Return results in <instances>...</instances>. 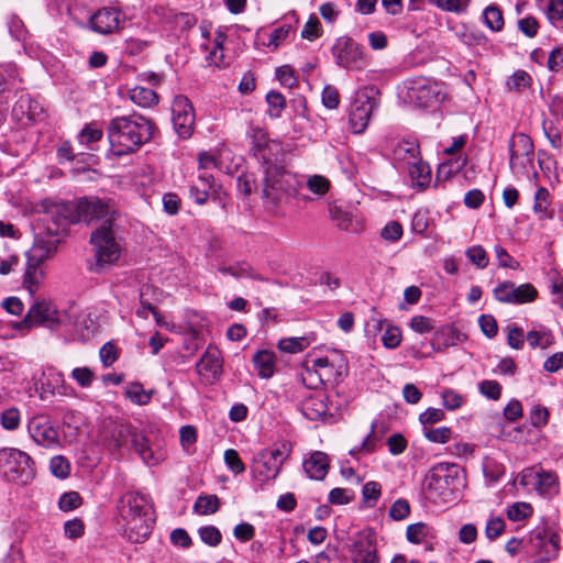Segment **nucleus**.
<instances>
[{"instance_id":"1","label":"nucleus","mask_w":563,"mask_h":563,"mask_svg":"<svg viewBox=\"0 0 563 563\" xmlns=\"http://www.w3.org/2000/svg\"><path fill=\"white\" fill-rule=\"evenodd\" d=\"M153 132V122L135 113L115 117L107 128L111 152L119 157L137 152L152 140Z\"/></svg>"},{"instance_id":"2","label":"nucleus","mask_w":563,"mask_h":563,"mask_svg":"<svg viewBox=\"0 0 563 563\" xmlns=\"http://www.w3.org/2000/svg\"><path fill=\"white\" fill-rule=\"evenodd\" d=\"M119 523L123 536L133 543L145 541L154 526V512L146 497L128 492L118 503Z\"/></svg>"},{"instance_id":"3","label":"nucleus","mask_w":563,"mask_h":563,"mask_svg":"<svg viewBox=\"0 0 563 563\" xmlns=\"http://www.w3.org/2000/svg\"><path fill=\"white\" fill-rule=\"evenodd\" d=\"M426 498L435 505L454 503L465 486L461 467L453 463H438L424 477Z\"/></svg>"},{"instance_id":"4","label":"nucleus","mask_w":563,"mask_h":563,"mask_svg":"<svg viewBox=\"0 0 563 563\" xmlns=\"http://www.w3.org/2000/svg\"><path fill=\"white\" fill-rule=\"evenodd\" d=\"M262 167L264 172L262 198L267 207L275 209L284 197L297 192L299 181L284 166L273 162L268 156L262 155Z\"/></svg>"},{"instance_id":"5","label":"nucleus","mask_w":563,"mask_h":563,"mask_svg":"<svg viewBox=\"0 0 563 563\" xmlns=\"http://www.w3.org/2000/svg\"><path fill=\"white\" fill-rule=\"evenodd\" d=\"M103 442L110 450L120 453L133 449L145 463L153 459L147 439L131 423H113L104 433Z\"/></svg>"},{"instance_id":"6","label":"nucleus","mask_w":563,"mask_h":563,"mask_svg":"<svg viewBox=\"0 0 563 563\" xmlns=\"http://www.w3.org/2000/svg\"><path fill=\"white\" fill-rule=\"evenodd\" d=\"M0 471L8 482L25 485L35 477V466L32 457L13 448L0 450Z\"/></svg>"},{"instance_id":"7","label":"nucleus","mask_w":563,"mask_h":563,"mask_svg":"<svg viewBox=\"0 0 563 563\" xmlns=\"http://www.w3.org/2000/svg\"><path fill=\"white\" fill-rule=\"evenodd\" d=\"M90 243L95 249L96 262L91 265L95 273L102 272L119 260L121 247L112 225H100L91 233Z\"/></svg>"},{"instance_id":"8","label":"nucleus","mask_w":563,"mask_h":563,"mask_svg":"<svg viewBox=\"0 0 563 563\" xmlns=\"http://www.w3.org/2000/svg\"><path fill=\"white\" fill-rule=\"evenodd\" d=\"M43 212L42 221L46 225V232L58 236L69 225L78 223L76 206L74 201L45 199L41 202Z\"/></svg>"},{"instance_id":"9","label":"nucleus","mask_w":563,"mask_h":563,"mask_svg":"<svg viewBox=\"0 0 563 563\" xmlns=\"http://www.w3.org/2000/svg\"><path fill=\"white\" fill-rule=\"evenodd\" d=\"M379 91L374 87H366L355 93L351 103L349 122L354 133H363L369 123L373 112L379 106Z\"/></svg>"},{"instance_id":"10","label":"nucleus","mask_w":563,"mask_h":563,"mask_svg":"<svg viewBox=\"0 0 563 563\" xmlns=\"http://www.w3.org/2000/svg\"><path fill=\"white\" fill-rule=\"evenodd\" d=\"M78 222L91 223L103 221L101 225H112L117 213V205L112 199L87 196L74 201Z\"/></svg>"},{"instance_id":"11","label":"nucleus","mask_w":563,"mask_h":563,"mask_svg":"<svg viewBox=\"0 0 563 563\" xmlns=\"http://www.w3.org/2000/svg\"><path fill=\"white\" fill-rule=\"evenodd\" d=\"M287 454L279 448L264 449L252 460L251 473L261 484L275 479L280 473Z\"/></svg>"},{"instance_id":"12","label":"nucleus","mask_w":563,"mask_h":563,"mask_svg":"<svg viewBox=\"0 0 563 563\" xmlns=\"http://www.w3.org/2000/svg\"><path fill=\"white\" fill-rule=\"evenodd\" d=\"M331 52L340 67L360 70L367 65L363 47L349 36L336 38Z\"/></svg>"},{"instance_id":"13","label":"nucleus","mask_w":563,"mask_h":563,"mask_svg":"<svg viewBox=\"0 0 563 563\" xmlns=\"http://www.w3.org/2000/svg\"><path fill=\"white\" fill-rule=\"evenodd\" d=\"M409 99L420 108L441 103L446 96L444 85L428 78L415 80L409 88Z\"/></svg>"},{"instance_id":"14","label":"nucleus","mask_w":563,"mask_h":563,"mask_svg":"<svg viewBox=\"0 0 563 563\" xmlns=\"http://www.w3.org/2000/svg\"><path fill=\"white\" fill-rule=\"evenodd\" d=\"M347 551L352 563H379L376 534L372 530L358 532L347 545Z\"/></svg>"},{"instance_id":"15","label":"nucleus","mask_w":563,"mask_h":563,"mask_svg":"<svg viewBox=\"0 0 563 563\" xmlns=\"http://www.w3.org/2000/svg\"><path fill=\"white\" fill-rule=\"evenodd\" d=\"M493 292L496 300L512 305L531 302L538 296V290L532 284L527 283L516 286V284L510 280L498 284Z\"/></svg>"},{"instance_id":"16","label":"nucleus","mask_w":563,"mask_h":563,"mask_svg":"<svg viewBox=\"0 0 563 563\" xmlns=\"http://www.w3.org/2000/svg\"><path fill=\"white\" fill-rule=\"evenodd\" d=\"M173 124L177 134L183 139H188L195 125V111L191 102L185 96H176L173 106Z\"/></svg>"},{"instance_id":"17","label":"nucleus","mask_w":563,"mask_h":563,"mask_svg":"<svg viewBox=\"0 0 563 563\" xmlns=\"http://www.w3.org/2000/svg\"><path fill=\"white\" fill-rule=\"evenodd\" d=\"M509 166L514 173L525 169L533 161V143L525 133L516 134L509 143Z\"/></svg>"},{"instance_id":"18","label":"nucleus","mask_w":563,"mask_h":563,"mask_svg":"<svg viewBox=\"0 0 563 563\" xmlns=\"http://www.w3.org/2000/svg\"><path fill=\"white\" fill-rule=\"evenodd\" d=\"M12 117L21 125L27 126L44 120V108L30 95H21L12 109Z\"/></svg>"},{"instance_id":"19","label":"nucleus","mask_w":563,"mask_h":563,"mask_svg":"<svg viewBox=\"0 0 563 563\" xmlns=\"http://www.w3.org/2000/svg\"><path fill=\"white\" fill-rule=\"evenodd\" d=\"M27 431L34 442L44 448L56 446L59 443L57 429L45 416L33 417L29 421Z\"/></svg>"},{"instance_id":"20","label":"nucleus","mask_w":563,"mask_h":563,"mask_svg":"<svg viewBox=\"0 0 563 563\" xmlns=\"http://www.w3.org/2000/svg\"><path fill=\"white\" fill-rule=\"evenodd\" d=\"M22 323L27 328L34 324H44L49 329H55L59 325L60 320L55 305L43 300L30 308Z\"/></svg>"},{"instance_id":"21","label":"nucleus","mask_w":563,"mask_h":563,"mask_svg":"<svg viewBox=\"0 0 563 563\" xmlns=\"http://www.w3.org/2000/svg\"><path fill=\"white\" fill-rule=\"evenodd\" d=\"M122 12L114 7H103L97 10L89 19L90 27L99 34L117 32L123 23Z\"/></svg>"},{"instance_id":"22","label":"nucleus","mask_w":563,"mask_h":563,"mask_svg":"<svg viewBox=\"0 0 563 563\" xmlns=\"http://www.w3.org/2000/svg\"><path fill=\"white\" fill-rule=\"evenodd\" d=\"M60 239L48 232L45 235L36 234L32 247L26 252V258L34 265H41L51 258L58 249Z\"/></svg>"},{"instance_id":"23","label":"nucleus","mask_w":563,"mask_h":563,"mask_svg":"<svg viewBox=\"0 0 563 563\" xmlns=\"http://www.w3.org/2000/svg\"><path fill=\"white\" fill-rule=\"evenodd\" d=\"M419 157L420 146L413 139L397 141L391 146V158L399 169H405Z\"/></svg>"},{"instance_id":"24","label":"nucleus","mask_w":563,"mask_h":563,"mask_svg":"<svg viewBox=\"0 0 563 563\" xmlns=\"http://www.w3.org/2000/svg\"><path fill=\"white\" fill-rule=\"evenodd\" d=\"M197 372L210 383L218 380L222 374L221 352L209 346L197 363Z\"/></svg>"},{"instance_id":"25","label":"nucleus","mask_w":563,"mask_h":563,"mask_svg":"<svg viewBox=\"0 0 563 563\" xmlns=\"http://www.w3.org/2000/svg\"><path fill=\"white\" fill-rule=\"evenodd\" d=\"M300 411L311 421L322 419L329 411L327 394L323 391L310 394L301 401Z\"/></svg>"},{"instance_id":"26","label":"nucleus","mask_w":563,"mask_h":563,"mask_svg":"<svg viewBox=\"0 0 563 563\" xmlns=\"http://www.w3.org/2000/svg\"><path fill=\"white\" fill-rule=\"evenodd\" d=\"M302 467L309 478L322 481L330 468L329 456L324 452L316 451L303 461Z\"/></svg>"},{"instance_id":"27","label":"nucleus","mask_w":563,"mask_h":563,"mask_svg":"<svg viewBox=\"0 0 563 563\" xmlns=\"http://www.w3.org/2000/svg\"><path fill=\"white\" fill-rule=\"evenodd\" d=\"M540 496L551 499L560 493L559 477L552 471H540L537 473L534 486Z\"/></svg>"},{"instance_id":"28","label":"nucleus","mask_w":563,"mask_h":563,"mask_svg":"<svg viewBox=\"0 0 563 563\" xmlns=\"http://www.w3.org/2000/svg\"><path fill=\"white\" fill-rule=\"evenodd\" d=\"M253 365L258 376L263 379H269L276 372V355L269 350L257 351L253 358Z\"/></svg>"},{"instance_id":"29","label":"nucleus","mask_w":563,"mask_h":563,"mask_svg":"<svg viewBox=\"0 0 563 563\" xmlns=\"http://www.w3.org/2000/svg\"><path fill=\"white\" fill-rule=\"evenodd\" d=\"M412 181V186L424 189L431 181L430 166L419 157L417 162L411 163L405 168Z\"/></svg>"},{"instance_id":"30","label":"nucleus","mask_w":563,"mask_h":563,"mask_svg":"<svg viewBox=\"0 0 563 563\" xmlns=\"http://www.w3.org/2000/svg\"><path fill=\"white\" fill-rule=\"evenodd\" d=\"M454 34L463 44L470 47L483 45L486 42L483 32L466 24L456 25Z\"/></svg>"},{"instance_id":"31","label":"nucleus","mask_w":563,"mask_h":563,"mask_svg":"<svg viewBox=\"0 0 563 563\" xmlns=\"http://www.w3.org/2000/svg\"><path fill=\"white\" fill-rule=\"evenodd\" d=\"M129 97L132 102L143 108H150L158 103L157 93L153 89L142 86L130 89Z\"/></svg>"},{"instance_id":"32","label":"nucleus","mask_w":563,"mask_h":563,"mask_svg":"<svg viewBox=\"0 0 563 563\" xmlns=\"http://www.w3.org/2000/svg\"><path fill=\"white\" fill-rule=\"evenodd\" d=\"M219 272L223 275H230L234 278H252L262 280L261 276L253 269V267L245 262L235 263L230 266H222L219 268Z\"/></svg>"},{"instance_id":"33","label":"nucleus","mask_w":563,"mask_h":563,"mask_svg":"<svg viewBox=\"0 0 563 563\" xmlns=\"http://www.w3.org/2000/svg\"><path fill=\"white\" fill-rule=\"evenodd\" d=\"M44 278V272L41 265H34L27 260L23 278V286L31 292H35Z\"/></svg>"},{"instance_id":"34","label":"nucleus","mask_w":563,"mask_h":563,"mask_svg":"<svg viewBox=\"0 0 563 563\" xmlns=\"http://www.w3.org/2000/svg\"><path fill=\"white\" fill-rule=\"evenodd\" d=\"M153 391H146L141 383L134 382L126 386L125 395L139 406L147 405L152 399Z\"/></svg>"},{"instance_id":"35","label":"nucleus","mask_w":563,"mask_h":563,"mask_svg":"<svg viewBox=\"0 0 563 563\" xmlns=\"http://www.w3.org/2000/svg\"><path fill=\"white\" fill-rule=\"evenodd\" d=\"M527 341L532 349H548L554 343V338L547 330H531L527 333Z\"/></svg>"},{"instance_id":"36","label":"nucleus","mask_w":563,"mask_h":563,"mask_svg":"<svg viewBox=\"0 0 563 563\" xmlns=\"http://www.w3.org/2000/svg\"><path fill=\"white\" fill-rule=\"evenodd\" d=\"M220 500L217 495L199 496L194 505V510L199 515H211L218 511Z\"/></svg>"},{"instance_id":"37","label":"nucleus","mask_w":563,"mask_h":563,"mask_svg":"<svg viewBox=\"0 0 563 563\" xmlns=\"http://www.w3.org/2000/svg\"><path fill=\"white\" fill-rule=\"evenodd\" d=\"M483 18L486 26L492 31H500L504 26L503 12L497 5H488L483 12Z\"/></svg>"},{"instance_id":"38","label":"nucleus","mask_w":563,"mask_h":563,"mask_svg":"<svg viewBox=\"0 0 563 563\" xmlns=\"http://www.w3.org/2000/svg\"><path fill=\"white\" fill-rule=\"evenodd\" d=\"M531 81L532 78L526 70L518 69L507 79L506 85L509 90L520 92L529 88Z\"/></svg>"},{"instance_id":"39","label":"nucleus","mask_w":563,"mask_h":563,"mask_svg":"<svg viewBox=\"0 0 563 563\" xmlns=\"http://www.w3.org/2000/svg\"><path fill=\"white\" fill-rule=\"evenodd\" d=\"M266 101L268 104V115L273 119L280 118L282 112L286 107L285 97L282 93L272 90L266 95Z\"/></svg>"},{"instance_id":"40","label":"nucleus","mask_w":563,"mask_h":563,"mask_svg":"<svg viewBox=\"0 0 563 563\" xmlns=\"http://www.w3.org/2000/svg\"><path fill=\"white\" fill-rule=\"evenodd\" d=\"M465 255L477 268L484 269L489 264L487 252L482 245H473L466 249Z\"/></svg>"},{"instance_id":"41","label":"nucleus","mask_w":563,"mask_h":563,"mask_svg":"<svg viewBox=\"0 0 563 563\" xmlns=\"http://www.w3.org/2000/svg\"><path fill=\"white\" fill-rule=\"evenodd\" d=\"M431 3L445 12L462 14L467 11L471 0H431Z\"/></svg>"},{"instance_id":"42","label":"nucleus","mask_w":563,"mask_h":563,"mask_svg":"<svg viewBox=\"0 0 563 563\" xmlns=\"http://www.w3.org/2000/svg\"><path fill=\"white\" fill-rule=\"evenodd\" d=\"M252 139H253V154L258 159L262 161V155H266L267 147V136L264 130L260 128L252 129Z\"/></svg>"},{"instance_id":"43","label":"nucleus","mask_w":563,"mask_h":563,"mask_svg":"<svg viewBox=\"0 0 563 563\" xmlns=\"http://www.w3.org/2000/svg\"><path fill=\"white\" fill-rule=\"evenodd\" d=\"M423 435L430 441L434 443H446L452 435V430L448 427H439V428H423Z\"/></svg>"},{"instance_id":"44","label":"nucleus","mask_w":563,"mask_h":563,"mask_svg":"<svg viewBox=\"0 0 563 563\" xmlns=\"http://www.w3.org/2000/svg\"><path fill=\"white\" fill-rule=\"evenodd\" d=\"M550 194L547 188L540 187L536 191L534 195V203H533V211L537 214H540L541 217L545 218L548 217V209L550 206Z\"/></svg>"},{"instance_id":"45","label":"nucleus","mask_w":563,"mask_h":563,"mask_svg":"<svg viewBox=\"0 0 563 563\" xmlns=\"http://www.w3.org/2000/svg\"><path fill=\"white\" fill-rule=\"evenodd\" d=\"M70 377L82 388H89L95 378V373L87 366L76 367L71 371Z\"/></svg>"},{"instance_id":"46","label":"nucleus","mask_w":563,"mask_h":563,"mask_svg":"<svg viewBox=\"0 0 563 563\" xmlns=\"http://www.w3.org/2000/svg\"><path fill=\"white\" fill-rule=\"evenodd\" d=\"M49 468L53 475L58 478H66L70 474V463L62 455H56L51 459Z\"/></svg>"},{"instance_id":"47","label":"nucleus","mask_w":563,"mask_h":563,"mask_svg":"<svg viewBox=\"0 0 563 563\" xmlns=\"http://www.w3.org/2000/svg\"><path fill=\"white\" fill-rule=\"evenodd\" d=\"M380 494H382V486L377 482H374V481L367 482L363 486V489H362L363 500L369 507H373L376 505L378 498L380 497Z\"/></svg>"},{"instance_id":"48","label":"nucleus","mask_w":563,"mask_h":563,"mask_svg":"<svg viewBox=\"0 0 563 563\" xmlns=\"http://www.w3.org/2000/svg\"><path fill=\"white\" fill-rule=\"evenodd\" d=\"M307 187L312 194L324 196L330 189V180L321 175H312L307 180Z\"/></svg>"},{"instance_id":"49","label":"nucleus","mask_w":563,"mask_h":563,"mask_svg":"<svg viewBox=\"0 0 563 563\" xmlns=\"http://www.w3.org/2000/svg\"><path fill=\"white\" fill-rule=\"evenodd\" d=\"M376 428H377V422L376 421H373L372 422V426H371V432L367 434V437L362 441V443L360 444V446H355L351 450V454L354 455L356 453H360V452H364V453H372L375 451L376 449V441H377V437L375 435V432H376Z\"/></svg>"},{"instance_id":"50","label":"nucleus","mask_w":563,"mask_h":563,"mask_svg":"<svg viewBox=\"0 0 563 563\" xmlns=\"http://www.w3.org/2000/svg\"><path fill=\"white\" fill-rule=\"evenodd\" d=\"M532 515V507L527 503H515L507 510V517L511 521H520Z\"/></svg>"},{"instance_id":"51","label":"nucleus","mask_w":563,"mask_h":563,"mask_svg":"<svg viewBox=\"0 0 563 563\" xmlns=\"http://www.w3.org/2000/svg\"><path fill=\"white\" fill-rule=\"evenodd\" d=\"M198 532L201 541L209 547H217L222 540L220 530L214 526L201 527Z\"/></svg>"},{"instance_id":"52","label":"nucleus","mask_w":563,"mask_h":563,"mask_svg":"<svg viewBox=\"0 0 563 563\" xmlns=\"http://www.w3.org/2000/svg\"><path fill=\"white\" fill-rule=\"evenodd\" d=\"M479 393L488 399L498 400L501 395V385L497 380H482L478 384Z\"/></svg>"},{"instance_id":"53","label":"nucleus","mask_w":563,"mask_h":563,"mask_svg":"<svg viewBox=\"0 0 563 563\" xmlns=\"http://www.w3.org/2000/svg\"><path fill=\"white\" fill-rule=\"evenodd\" d=\"M224 462L228 468L234 474H242L245 471V465L240 459L236 450L228 449L224 452Z\"/></svg>"},{"instance_id":"54","label":"nucleus","mask_w":563,"mask_h":563,"mask_svg":"<svg viewBox=\"0 0 563 563\" xmlns=\"http://www.w3.org/2000/svg\"><path fill=\"white\" fill-rule=\"evenodd\" d=\"M307 346L305 338H284L278 342V347L283 352L298 353L305 350Z\"/></svg>"},{"instance_id":"55","label":"nucleus","mask_w":563,"mask_h":563,"mask_svg":"<svg viewBox=\"0 0 563 563\" xmlns=\"http://www.w3.org/2000/svg\"><path fill=\"white\" fill-rule=\"evenodd\" d=\"M428 527L422 522L409 525L406 531L408 541L415 544L421 543L426 539Z\"/></svg>"},{"instance_id":"56","label":"nucleus","mask_w":563,"mask_h":563,"mask_svg":"<svg viewBox=\"0 0 563 563\" xmlns=\"http://www.w3.org/2000/svg\"><path fill=\"white\" fill-rule=\"evenodd\" d=\"M321 35V24L316 15H311L301 31V37L314 41Z\"/></svg>"},{"instance_id":"57","label":"nucleus","mask_w":563,"mask_h":563,"mask_svg":"<svg viewBox=\"0 0 563 563\" xmlns=\"http://www.w3.org/2000/svg\"><path fill=\"white\" fill-rule=\"evenodd\" d=\"M506 527V523L500 517H493L486 523L485 534L493 541L501 536Z\"/></svg>"},{"instance_id":"58","label":"nucleus","mask_w":563,"mask_h":563,"mask_svg":"<svg viewBox=\"0 0 563 563\" xmlns=\"http://www.w3.org/2000/svg\"><path fill=\"white\" fill-rule=\"evenodd\" d=\"M322 103L328 109H336L340 104V95L334 86L327 85L321 95Z\"/></svg>"},{"instance_id":"59","label":"nucleus","mask_w":563,"mask_h":563,"mask_svg":"<svg viewBox=\"0 0 563 563\" xmlns=\"http://www.w3.org/2000/svg\"><path fill=\"white\" fill-rule=\"evenodd\" d=\"M81 497L77 492L65 493L60 496L58 506L63 511L74 510L81 505Z\"/></svg>"},{"instance_id":"60","label":"nucleus","mask_w":563,"mask_h":563,"mask_svg":"<svg viewBox=\"0 0 563 563\" xmlns=\"http://www.w3.org/2000/svg\"><path fill=\"white\" fill-rule=\"evenodd\" d=\"M103 367H110L118 360V349L111 342L104 343L99 351Z\"/></svg>"},{"instance_id":"61","label":"nucleus","mask_w":563,"mask_h":563,"mask_svg":"<svg viewBox=\"0 0 563 563\" xmlns=\"http://www.w3.org/2000/svg\"><path fill=\"white\" fill-rule=\"evenodd\" d=\"M402 227L398 221L388 222L382 230V238L389 242H396L402 236Z\"/></svg>"},{"instance_id":"62","label":"nucleus","mask_w":563,"mask_h":563,"mask_svg":"<svg viewBox=\"0 0 563 563\" xmlns=\"http://www.w3.org/2000/svg\"><path fill=\"white\" fill-rule=\"evenodd\" d=\"M410 514V505L406 499H397L389 509V516L394 520H404Z\"/></svg>"},{"instance_id":"63","label":"nucleus","mask_w":563,"mask_h":563,"mask_svg":"<svg viewBox=\"0 0 563 563\" xmlns=\"http://www.w3.org/2000/svg\"><path fill=\"white\" fill-rule=\"evenodd\" d=\"M210 190H212V188L208 187L206 184L196 183L190 186V198L198 205H205L209 198Z\"/></svg>"},{"instance_id":"64","label":"nucleus","mask_w":563,"mask_h":563,"mask_svg":"<svg viewBox=\"0 0 563 563\" xmlns=\"http://www.w3.org/2000/svg\"><path fill=\"white\" fill-rule=\"evenodd\" d=\"M549 410L540 405L533 406L530 412L531 424L536 428H542L548 423Z\"/></svg>"}]
</instances>
